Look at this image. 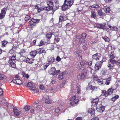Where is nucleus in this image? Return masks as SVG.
Returning <instances> with one entry per match:
<instances>
[{
	"label": "nucleus",
	"instance_id": "nucleus-1",
	"mask_svg": "<svg viewBox=\"0 0 120 120\" xmlns=\"http://www.w3.org/2000/svg\"><path fill=\"white\" fill-rule=\"evenodd\" d=\"M79 98L78 96H76L75 95L72 96L70 100L72 101L71 103L73 104H77L79 101Z\"/></svg>",
	"mask_w": 120,
	"mask_h": 120
},
{
	"label": "nucleus",
	"instance_id": "nucleus-2",
	"mask_svg": "<svg viewBox=\"0 0 120 120\" xmlns=\"http://www.w3.org/2000/svg\"><path fill=\"white\" fill-rule=\"evenodd\" d=\"M43 100L46 103L48 104H50L52 102V100L49 96L47 95H45L43 97Z\"/></svg>",
	"mask_w": 120,
	"mask_h": 120
},
{
	"label": "nucleus",
	"instance_id": "nucleus-3",
	"mask_svg": "<svg viewBox=\"0 0 120 120\" xmlns=\"http://www.w3.org/2000/svg\"><path fill=\"white\" fill-rule=\"evenodd\" d=\"M80 89L78 86H75L74 87H72L70 93L72 94L75 92H77V93L79 94L80 92Z\"/></svg>",
	"mask_w": 120,
	"mask_h": 120
},
{
	"label": "nucleus",
	"instance_id": "nucleus-4",
	"mask_svg": "<svg viewBox=\"0 0 120 120\" xmlns=\"http://www.w3.org/2000/svg\"><path fill=\"white\" fill-rule=\"evenodd\" d=\"M87 72V71H86V72H85L84 73H82L78 75L77 76V78L81 80H84L87 76L86 74Z\"/></svg>",
	"mask_w": 120,
	"mask_h": 120
},
{
	"label": "nucleus",
	"instance_id": "nucleus-5",
	"mask_svg": "<svg viewBox=\"0 0 120 120\" xmlns=\"http://www.w3.org/2000/svg\"><path fill=\"white\" fill-rule=\"evenodd\" d=\"M50 73L53 75H57L60 72L59 70L56 71L55 68H52L49 70Z\"/></svg>",
	"mask_w": 120,
	"mask_h": 120
},
{
	"label": "nucleus",
	"instance_id": "nucleus-6",
	"mask_svg": "<svg viewBox=\"0 0 120 120\" xmlns=\"http://www.w3.org/2000/svg\"><path fill=\"white\" fill-rule=\"evenodd\" d=\"M103 61H101L97 62L94 67L95 71H98L101 68L102 64L103 63Z\"/></svg>",
	"mask_w": 120,
	"mask_h": 120
},
{
	"label": "nucleus",
	"instance_id": "nucleus-7",
	"mask_svg": "<svg viewBox=\"0 0 120 120\" xmlns=\"http://www.w3.org/2000/svg\"><path fill=\"white\" fill-rule=\"evenodd\" d=\"M7 10V8H4L2 9L1 12L0 14V19L4 17Z\"/></svg>",
	"mask_w": 120,
	"mask_h": 120
},
{
	"label": "nucleus",
	"instance_id": "nucleus-8",
	"mask_svg": "<svg viewBox=\"0 0 120 120\" xmlns=\"http://www.w3.org/2000/svg\"><path fill=\"white\" fill-rule=\"evenodd\" d=\"M96 109L98 112H103L105 110L104 106L102 105H97Z\"/></svg>",
	"mask_w": 120,
	"mask_h": 120
},
{
	"label": "nucleus",
	"instance_id": "nucleus-9",
	"mask_svg": "<svg viewBox=\"0 0 120 120\" xmlns=\"http://www.w3.org/2000/svg\"><path fill=\"white\" fill-rule=\"evenodd\" d=\"M114 90V89L110 88L107 91H104L103 92L104 93V95L105 96H108L109 95L111 94H112Z\"/></svg>",
	"mask_w": 120,
	"mask_h": 120
},
{
	"label": "nucleus",
	"instance_id": "nucleus-10",
	"mask_svg": "<svg viewBox=\"0 0 120 120\" xmlns=\"http://www.w3.org/2000/svg\"><path fill=\"white\" fill-rule=\"evenodd\" d=\"M67 19V18L66 15L64 14H62L59 17V21L60 22H61L63 21H64Z\"/></svg>",
	"mask_w": 120,
	"mask_h": 120
},
{
	"label": "nucleus",
	"instance_id": "nucleus-11",
	"mask_svg": "<svg viewBox=\"0 0 120 120\" xmlns=\"http://www.w3.org/2000/svg\"><path fill=\"white\" fill-rule=\"evenodd\" d=\"M13 110L15 115L17 116H19L22 112V111L19 110L16 108L14 109Z\"/></svg>",
	"mask_w": 120,
	"mask_h": 120
},
{
	"label": "nucleus",
	"instance_id": "nucleus-12",
	"mask_svg": "<svg viewBox=\"0 0 120 120\" xmlns=\"http://www.w3.org/2000/svg\"><path fill=\"white\" fill-rule=\"evenodd\" d=\"M74 1V0H66L64 3L66 5L68 6H71L72 4Z\"/></svg>",
	"mask_w": 120,
	"mask_h": 120
},
{
	"label": "nucleus",
	"instance_id": "nucleus-13",
	"mask_svg": "<svg viewBox=\"0 0 120 120\" xmlns=\"http://www.w3.org/2000/svg\"><path fill=\"white\" fill-rule=\"evenodd\" d=\"M100 57V54L99 53H97L93 56L92 58L95 60H99Z\"/></svg>",
	"mask_w": 120,
	"mask_h": 120
},
{
	"label": "nucleus",
	"instance_id": "nucleus-14",
	"mask_svg": "<svg viewBox=\"0 0 120 120\" xmlns=\"http://www.w3.org/2000/svg\"><path fill=\"white\" fill-rule=\"evenodd\" d=\"M88 112L93 116L95 113V110L94 109L90 108L88 110Z\"/></svg>",
	"mask_w": 120,
	"mask_h": 120
},
{
	"label": "nucleus",
	"instance_id": "nucleus-15",
	"mask_svg": "<svg viewBox=\"0 0 120 120\" xmlns=\"http://www.w3.org/2000/svg\"><path fill=\"white\" fill-rule=\"evenodd\" d=\"M38 22L39 20L38 19H31V21H30L29 22L31 25H34V23Z\"/></svg>",
	"mask_w": 120,
	"mask_h": 120
},
{
	"label": "nucleus",
	"instance_id": "nucleus-16",
	"mask_svg": "<svg viewBox=\"0 0 120 120\" xmlns=\"http://www.w3.org/2000/svg\"><path fill=\"white\" fill-rule=\"evenodd\" d=\"M48 63V64L52 63L54 61V58L52 57H48L47 59Z\"/></svg>",
	"mask_w": 120,
	"mask_h": 120
},
{
	"label": "nucleus",
	"instance_id": "nucleus-17",
	"mask_svg": "<svg viewBox=\"0 0 120 120\" xmlns=\"http://www.w3.org/2000/svg\"><path fill=\"white\" fill-rule=\"evenodd\" d=\"M38 101H37V102H34L33 104V106L34 107L35 109L36 108H37V109H39L41 107L40 105H38Z\"/></svg>",
	"mask_w": 120,
	"mask_h": 120
},
{
	"label": "nucleus",
	"instance_id": "nucleus-18",
	"mask_svg": "<svg viewBox=\"0 0 120 120\" xmlns=\"http://www.w3.org/2000/svg\"><path fill=\"white\" fill-rule=\"evenodd\" d=\"M96 81L99 85L102 86H103L104 85L103 79H98Z\"/></svg>",
	"mask_w": 120,
	"mask_h": 120
},
{
	"label": "nucleus",
	"instance_id": "nucleus-19",
	"mask_svg": "<svg viewBox=\"0 0 120 120\" xmlns=\"http://www.w3.org/2000/svg\"><path fill=\"white\" fill-rule=\"evenodd\" d=\"M99 101V99L98 98H97L94 99L93 101L92 105H94L95 106L96 105L97 106V104Z\"/></svg>",
	"mask_w": 120,
	"mask_h": 120
},
{
	"label": "nucleus",
	"instance_id": "nucleus-20",
	"mask_svg": "<svg viewBox=\"0 0 120 120\" xmlns=\"http://www.w3.org/2000/svg\"><path fill=\"white\" fill-rule=\"evenodd\" d=\"M36 8L37 9L38 12H39L43 10H44V7H41V6L39 5H38L36 7Z\"/></svg>",
	"mask_w": 120,
	"mask_h": 120
},
{
	"label": "nucleus",
	"instance_id": "nucleus-21",
	"mask_svg": "<svg viewBox=\"0 0 120 120\" xmlns=\"http://www.w3.org/2000/svg\"><path fill=\"white\" fill-rule=\"evenodd\" d=\"M86 35L85 33H83L82 35L81 38L80 40V42L82 43L84 40V39L85 38L86 36Z\"/></svg>",
	"mask_w": 120,
	"mask_h": 120
},
{
	"label": "nucleus",
	"instance_id": "nucleus-22",
	"mask_svg": "<svg viewBox=\"0 0 120 120\" xmlns=\"http://www.w3.org/2000/svg\"><path fill=\"white\" fill-rule=\"evenodd\" d=\"M11 61V60H9V63L10 64L12 68H15L16 67V65L15 64V62Z\"/></svg>",
	"mask_w": 120,
	"mask_h": 120
},
{
	"label": "nucleus",
	"instance_id": "nucleus-23",
	"mask_svg": "<svg viewBox=\"0 0 120 120\" xmlns=\"http://www.w3.org/2000/svg\"><path fill=\"white\" fill-rule=\"evenodd\" d=\"M37 54V52L36 51H32L30 53V55L33 57H34Z\"/></svg>",
	"mask_w": 120,
	"mask_h": 120
},
{
	"label": "nucleus",
	"instance_id": "nucleus-24",
	"mask_svg": "<svg viewBox=\"0 0 120 120\" xmlns=\"http://www.w3.org/2000/svg\"><path fill=\"white\" fill-rule=\"evenodd\" d=\"M105 26V24H97L96 25V27L99 28H101V29H103L104 27Z\"/></svg>",
	"mask_w": 120,
	"mask_h": 120
},
{
	"label": "nucleus",
	"instance_id": "nucleus-25",
	"mask_svg": "<svg viewBox=\"0 0 120 120\" xmlns=\"http://www.w3.org/2000/svg\"><path fill=\"white\" fill-rule=\"evenodd\" d=\"M111 78L109 77L106 80L105 84L107 85H109L110 83V81L111 80Z\"/></svg>",
	"mask_w": 120,
	"mask_h": 120
},
{
	"label": "nucleus",
	"instance_id": "nucleus-26",
	"mask_svg": "<svg viewBox=\"0 0 120 120\" xmlns=\"http://www.w3.org/2000/svg\"><path fill=\"white\" fill-rule=\"evenodd\" d=\"M109 56L111 59H114L115 56V55L113 52H112L110 54Z\"/></svg>",
	"mask_w": 120,
	"mask_h": 120
},
{
	"label": "nucleus",
	"instance_id": "nucleus-27",
	"mask_svg": "<svg viewBox=\"0 0 120 120\" xmlns=\"http://www.w3.org/2000/svg\"><path fill=\"white\" fill-rule=\"evenodd\" d=\"M109 27L112 30H114L116 31L118 30V29L116 27L112 26H109Z\"/></svg>",
	"mask_w": 120,
	"mask_h": 120
},
{
	"label": "nucleus",
	"instance_id": "nucleus-28",
	"mask_svg": "<svg viewBox=\"0 0 120 120\" xmlns=\"http://www.w3.org/2000/svg\"><path fill=\"white\" fill-rule=\"evenodd\" d=\"M103 9L106 13H109L110 11V9L109 8H103Z\"/></svg>",
	"mask_w": 120,
	"mask_h": 120
},
{
	"label": "nucleus",
	"instance_id": "nucleus-29",
	"mask_svg": "<svg viewBox=\"0 0 120 120\" xmlns=\"http://www.w3.org/2000/svg\"><path fill=\"white\" fill-rule=\"evenodd\" d=\"M91 8H98L100 7V6L98 4H95L90 6Z\"/></svg>",
	"mask_w": 120,
	"mask_h": 120
},
{
	"label": "nucleus",
	"instance_id": "nucleus-30",
	"mask_svg": "<svg viewBox=\"0 0 120 120\" xmlns=\"http://www.w3.org/2000/svg\"><path fill=\"white\" fill-rule=\"evenodd\" d=\"M22 75L23 77L26 78L27 79H28L29 77V75L24 72L22 73Z\"/></svg>",
	"mask_w": 120,
	"mask_h": 120
},
{
	"label": "nucleus",
	"instance_id": "nucleus-31",
	"mask_svg": "<svg viewBox=\"0 0 120 120\" xmlns=\"http://www.w3.org/2000/svg\"><path fill=\"white\" fill-rule=\"evenodd\" d=\"M55 37L54 40V42L55 43H56L60 41V39L57 36H55Z\"/></svg>",
	"mask_w": 120,
	"mask_h": 120
},
{
	"label": "nucleus",
	"instance_id": "nucleus-32",
	"mask_svg": "<svg viewBox=\"0 0 120 120\" xmlns=\"http://www.w3.org/2000/svg\"><path fill=\"white\" fill-rule=\"evenodd\" d=\"M15 56V54L13 55V56L11 57V59L10 60H11V61H14V62H15V60H16Z\"/></svg>",
	"mask_w": 120,
	"mask_h": 120
},
{
	"label": "nucleus",
	"instance_id": "nucleus-33",
	"mask_svg": "<svg viewBox=\"0 0 120 120\" xmlns=\"http://www.w3.org/2000/svg\"><path fill=\"white\" fill-rule=\"evenodd\" d=\"M68 6L65 4V3L62 6V9L63 11H64L66 10L68 8Z\"/></svg>",
	"mask_w": 120,
	"mask_h": 120
},
{
	"label": "nucleus",
	"instance_id": "nucleus-34",
	"mask_svg": "<svg viewBox=\"0 0 120 120\" xmlns=\"http://www.w3.org/2000/svg\"><path fill=\"white\" fill-rule=\"evenodd\" d=\"M45 43V41L44 40H41L40 43H39L38 44L39 45V46H42Z\"/></svg>",
	"mask_w": 120,
	"mask_h": 120
},
{
	"label": "nucleus",
	"instance_id": "nucleus-35",
	"mask_svg": "<svg viewBox=\"0 0 120 120\" xmlns=\"http://www.w3.org/2000/svg\"><path fill=\"white\" fill-rule=\"evenodd\" d=\"M91 17L95 18L96 17V13L93 11H92L91 12Z\"/></svg>",
	"mask_w": 120,
	"mask_h": 120
},
{
	"label": "nucleus",
	"instance_id": "nucleus-36",
	"mask_svg": "<svg viewBox=\"0 0 120 120\" xmlns=\"http://www.w3.org/2000/svg\"><path fill=\"white\" fill-rule=\"evenodd\" d=\"M90 89L92 91H94L96 90V87L95 86H92V85L90 86Z\"/></svg>",
	"mask_w": 120,
	"mask_h": 120
},
{
	"label": "nucleus",
	"instance_id": "nucleus-37",
	"mask_svg": "<svg viewBox=\"0 0 120 120\" xmlns=\"http://www.w3.org/2000/svg\"><path fill=\"white\" fill-rule=\"evenodd\" d=\"M47 4L48 5V6H49L51 7V8H52L53 9V5L52 2H48Z\"/></svg>",
	"mask_w": 120,
	"mask_h": 120
},
{
	"label": "nucleus",
	"instance_id": "nucleus-38",
	"mask_svg": "<svg viewBox=\"0 0 120 120\" xmlns=\"http://www.w3.org/2000/svg\"><path fill=\"white\" fill-rule=\"evenodd\" d=\"M44 10H46L48 11L51 10L52 9V8H51V7H50L49 6L47 7H44Z\"/></svg>",
	"mask_w": 120,
	"mask_h": 120
},
{
	"label": "nucleus",
	"instance_id": "nucleus-39",
	"mask_svg": "<svg viewBox=\"0 0 120 120\" xmlns=\"http://www.w3.org/2000/svg\"><path fill=\"white\" fill-rule=\"evenodd\" d=\"M36 51L37 52V53H38L39 54H41L43 52V50L39 48L37 49Z\"/></svg>",
	"mask_w": 120,
	"mask_h": 120
},
{
	"label": "nucleus",
	"instance_id": "nucleus-40",
	"mask_svg": "<svg viewBox=\"0 0 120 120\" xmlns=\"http://www.w3.org/2000/svg\"><path fill=\"white\" fill-rule=\"evenodd\" d=\"M24 109L25 111H28L30 109V107L29 106L26 105L24 107Z\"/></svg>",
	"mask_w": 120,
	"mask_h": 120
},
{
	"label": "nucleus",
	"instance_id": "nucleus-41",
	"mask_svg": "<svg viewBox=\"0 0 120 120\" xmlns=\"http://www.w3.org/2000/svg\"><path fill=\"white\" fill-rule=\"evenodd\" d=\"M6 78L5 76L2 74H0V80H3Z\"/></svg>",
	"mask_w": 120,
	"mask_h": 120
},
{
	"label": "nucleus",
	"instance_id": "nucleus-42",
	"mask_svg": "<svg viewBox=\"0 0 120 120\" xmlns=\"http://www.w3.org/2000/svg\"><path fill=\"white\" fill-rule=\"evenodd\" d=\"M109 61L113 64H115L116 63V60L112 59L109 60Z\"/></svg>",
	"mask_w": 120,
	"mask_h": 120
},
{
	"label": "nucleus",
	"instance_id": "nucleus-43",
	"mask_svg": "<svg viewBox=\"0 0 120 120\" xmlns=\"http://www.w3.org/2000/svg\"><path fill=\"white\" fill-rule=\"evenodd\" d=\"M8 43V42L7 41H2V47H4Z\"/></svg>",
	"mask_w": 120,
	"mask_h": 120
},
{
	"label": "nucleus",
	"instance_id": "nucleus-44",
	"mask_svg": "<svg viewBox=\"0 0 120 120\" xmlns=\"http://www.w3.org/2000/svg\"><path fill=\"white\" fill-rule=\"evenodd\" d=\"M17 84L18 85H20L22 83V81L21 80L17 79Z\"/></svg>",
	"mask_w": 120,
	"mask_h": 120
},
{
	"label": "nucleus",
	"instance_id": "nucleus-45",
	"mask_svg": "<svg viewBox=\"0 0 120 120\" xmlns=\"http://www.w3.org/2000/svg\"><path fill=\"white\" fill-rule=\"evenodd\" d=\"M85 62H82L80 63V64L81 65V66L83 67L84 68V67H85L86 66V63H85Z\"/></svg>",
	"mask_w": 120,
	"mask_h": 120
},
{
	"label": "nucleus",
	"instance_id": "nucleus-46",
	"mask_svg": "<svg viewBox=\"0 0 120 120\" xmlns=\"http://www.w3.org/2000/svg\"><path fill=\"white\" fill-rule=\"evenodd\" d=\"M22 59L24 62H27V61H28V60H29V58H27L25 56L23 57Z\"/></svg>",
	"mask_w": 120,
	"mask_h": 120
},
{
	"label": "nucleus",
	"instance_id": "nucleus-47",
	"mask_svg": "<svg viewBox=\"0 0 120 120\" xmlns=\"http://www.w3.org/2000/svg\"><path fill=\"white\" fill-rule=\"evenodd\" d=\"M33 84L31 82H30L27 84V86L28 87H31L32 86Z\"/></svg>",
	"mask_w": 120,
	"mask_h": 120
},
{
	"label": "nucleus",
	"instance_id": "nucleus-48",
	"mask_svg": "<svg viewBox=\"0 0 120 120\" xmlns=\"http://www.w3.org/2000/svg\"><path fill=\"white\" fill-rule=\"evenodd\" d=\"M9 52L10 54H13L14 55L15 54V50L12 49H11L9 51Z\"/></svg>",
	"mask_w": 120,
	"mask_h": 120
},
{
	"label": "nucleus",
	"instance_id": "nucleus-49",
	"mask_svg": "<svg viewBox=\"0 0 120 120\" xmlns=\"http://www.w3.org/2000/svg\"><path fill=\"white\" fill-rule=\"evenodd\" d=\"M58 77L59 80H61L63 78V73L60 74L58 76Z\"/></svg>",
	"mask_w": 120,
	"mask_h": 120
},
{
	"label": "nucleus",
	"instance_id": "nucleus-50",
	"mask_svg": "<svg viewBox=\"0 0 120 120\" xmlns=\"http://www.w3.org/2000/svg\"><path fill=\"white\" fill-rule=\"evenodd\" d=\"M106 71L105 70H104L101 71V75H105L106 72Z\"/></svg>",
	"mask_w": 120,
	"mask_h": 120
},
{
	"label": "nucleus",
	"instance_id": "nucleus-51",
	"mask_svg": "<svg viewBox=\"0 0 120 120\" xmlns=\"http://www.w3.org/2000/svg\"><path fill=\"white\" fill-rule=\"evenodd\" d=\"M102 38L103 39H104L105 41L106 42H108L109 41V38H108L106 37H103Z\"/></svg>",
	"mask_w": 120,
	"mask_h": 120
},
{
	"label": "nucleus",
	"instance_id": "nucleus-52",
	"mask_svg": "<svg viewBox=\"0 0 120 120\" xmlns=\"http://www.w3.org/2000/svg\"><path fill=\"white\" fill-rule=\"evenodd\" d=\"M98 15L100 16H101L103 15V12H102V10H100L98 11Z\"/></svg>",
	"mask_w": 120,
	"mask_h": 120
},
{
	"label": "nucleus",
	"instance_id": "nucleus-53",
	"mask_svg": "<svg viewBox=\"0 0 120 120\" xmlns=\"http://www.w3.org/2000/svg\"><path fill=\"white\" fill-rule=\"evenodd\" d=\"M107 66L109 68V69L111 70L112 69L113 66L112 65L110 64H108L107 65Z\"/></svg>",
	"mask_w": 120,
	"mask_h": 120
},
{
	"label": "nucleus",
	"instance_id": "nucleus-54",
	"mask_svg": "<svg viewBox=\"0 0 120 120\" xmlns=\"http://www.w3.org/2000/svg\"><path fill=\"white\" fill-rule=\"evenodd\" d=\"M52 34L50 33L47 34L46 35V37L48 39H50L51 37Z\"/></svg>",
	"mask_w": 120,
	"mask_h": 120
},
{
	"label": "nucleus",
	"instance_id": "nucleus-55",
	"mask_svg": "<svg viewBox=\"0 0 120 120\" xmlns=\"http://www.w3.org/2000/svg\"><path fill=\"white\" fill-rule=\"evenodd\" d=\"M85 63H86V64H88L89 66L91 65L92 63V62L90 61L88 62H87L86 61H85Z\"/></svg>",
	"mask_w": 120,
	"mask_h": 120
},
{
	"label": "nucleus",
	"instance_id": "nucleus-56",
	"mask_svg": "<svg viewBox=\"0 0 120 120\" xmlns=\"http://www.w3.org/2000/svg\"><path fill=\"white\" fill-rule=\"evenodd\" d=\"M30 18V17L29 16L27 15L26 16L25 18V19L26 21L29 20Z\"/></svg>",
	"mask_w": 120,
	"mask_h": 120
},
{
	"label": "nucleus",
	"instance_id": "nucleus-57",
	"mask_svg": "<svg viewBox=\"0 0 120 120\" xmlns=\"http://www.w3.org/2000/svg\"><path fill=\"white\" fill-rule=\"evenodd\" d=\"M28 61H27L26 63H29L30 64H31L33 62V59H29V60H27Z\"/></svg>",
	"mask_w": 120,
	"mask_h": 120
},
{
	"label": "nucleus",
	"instance_id": "nucleus-58",
	"mask_svg": "<svg viewBox=\"0 0 120 120\" xmlns=\"http://www.w3.org/2000/svg\"><path fill=\"white\" fill-rule=\"evenodd\" d=\"M5 101L6 100L5 99L2 98L1 101H0V104H3Z\"/></svg>",
	"mask_w": 120,
	"mask_h": 120
},
{
	"label": "nucleus",
	"instance_id": "nucleus-59",
	"mask_svg": "<svg viewBox=\"0 0 120 120\" xmlns=\"http://www.w3.org/2000/svg\"><path fill=\"white\" fill-rule=\"evenodd\" d=\"M82 9V7H79L77 9V11H78L79 12H81V11Z\"/></svg>",
	"mask_w": 120,
	"mask_h": 120
},
{
	"label": "nucleus",
	"instance_id": "nucleus-60",
	"mask_svg": "<svg viewBox=\"0 0 120 120\" xmlns=\"http://www.w3.org/2000/svg\"><path fill=\"white\" fill-rule=\"evenodd\" d=\"M49 64H46L44 66V69H46L47 67L49 65Z\"/></svg>",
	"mask_w": 120,
	"mask_h": 120
},
{
	"label": "nucleus",
	"instance_id": "nucleus-61",
	"mask_svg": "<svg viewBox=\"0 0 120 120\" xmlns=\"http://www.w3.org/2000/svg\"><path fill=\"white\" fill-rule=\"evenodd\" d=\"M60 111V110L58 108H56L55 109V111L56 113H58Z\"/></svg>",
	"mask_w": 120,
	"mask_h": 120
},
{
	"label": "nucleus",
	"instance_id": "nucleus-62",
	"mask_svg": "<svg viewBox=\"0 0 120 120\" xmlns=\"http://www.w3.org/2000/svg\"><path fill=\"white\" fill-rule=\"evenodd\" d=\"M56 60L57 61H60L61 60L59 56H57V57L56 58Z\"/></svg>",
	"mask_w": 120,
	"mask_h": 120
},
{
	"label": "nucleus",
	"instance_id": "nucleus-63",
	"mask_svg": "<svg viewBox=\"0 0 120 120\" xmlns=\"http://www.w3.org/2000/svg\"><path fill=\"white\" fill-rule=\"evenodd\" d=\"M37 89L35 87H33L32 88H31V89H30V90H31V91L32 92H33L36 89Z\"/></svg>",
	"mask_w": 120,
	"mask_h": 120
},
{
	"label": "nucleus",
	"instance_id": "nucleus-64",
	"mask_svg": "<svg viewBox=\"0 0 120 120\" xmlns=\"http://www.w3.org/2000/svg\"><path fill=\"white\" fill-rule=\"evenodd\" d=\"M65 83L64 82L62 83L60 85V88H62L65 85Z\"/></svg>",
	"mask_w": 120,
	"mask_h": 120
}]
</instances>
